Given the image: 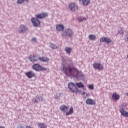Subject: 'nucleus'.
<instances>
[{
    "label": "nucleus",
    "mask_w": 128,
    "mask_h": 128,
    "mask_svg": "<svg viewBox=\"0 0 128 128\" xmlns=\"http://www.w3.org/2000/svg\"><path fill=\"white\" fill-rule=\"evenodd\" d=\"M62 70L68 76H71V78H76V80L80 76V71H78L76 68H72L70 67L66 68L64 66Z\"/></svg>",
    "instance_id": "nucleus-1"
},
{
    "label": "nucleus",
    "mask_w": 128,
    "mask_h": 128,
    "mask_svg": "<svg viewBox=\"0 0 128 128\" xmlns=\"http://www.w3.org/2000/svg\"><path fill=\"white\" fill-rule=\"evenodd\" d=\"M48 16V13L46 12H42L40 14H36L35 16L36 18H32L31 19V22L33 24L34 26H40V22L38 20H42V18H46Z\"/></svg>",
    "instance_id": "nucleus-2"
},
{
    "label": "nucleus",
    "mask_w": 128,
    "mask_h": 128,
    "mask_svg": "<svg viewBox=\"0 0 128 128\" xmlns=\"http://www.w3.org/2000/svg\"><path fill=\"white\" fill-rule=\"evenodd\" d=\"M60 110L62 112H66V116H70V114H74V108L71 107L68 110V106L66 105H62L60 106Z\"/></svg>",
    "instance_id": "nucleus-3"
},
{
    "label": "nucleus",
    "mask_w": 128,
    "mask_h": 128,
    "mask_svg": "<svg viewBox=\"0 0 128 128\" xmlns=\"http://www.w3.org/2000/svg\"><path fill=\"white\" fill-rule=\"evenodd\" d=\"M68 88L74 94H78V89L76 88V84L73 82H70L68 84Z\"/></svg>",
    "instance_id": "nucleus-4"
},
{
    "label": "nucleus",
    "mask_w": 128,
    "mask_h": 128,
    "mask_svg": "<svg viewBox=\"0 0 128 128\" xmlns=\"http://www.w3.org/2000/svg\"><path fill=\"white\" fill-rule=\"evenodd\" d=\"M32 68L34 70H36V72H38L40 70H46V68L42 67L40 64H34L32 66Z\"/></svg>",
    "instance_id": "nucleus-5"
},
{
    "label": "nucleus",
    "mask_w": 128,
    "mask_h": 128,
    "mask_svg": "<svg viewBox=\"0 0 128 128\" xmlns=\"http://www.w3.org/2000/svg\"><path fill=\"white\" fill-rule=\"evenodd\" d=\"M74 36V32L70 29H66L62 34V36Z\"/></svg>",
    "instance_id": "nucleus-6"
},
{
    "label": "nucleus",
    "mask_w": 128,
    "mask_h": 128,
    "mask_svg": "<svg viewBox=\"0 0 128 128\" xmlns=\"http://www.w3.org/2000/svg\"><path fill=\"white\" fill-rule=\"evenodd\" d=\"M93 68H95V70H104V65L100 62H95L93 64Z\"/></svg>",
    "instance_id": "nucleus-7"
},
{
    "label": "nucleus",
    "mask_w": 128,
    "mask_h": 128,
    "mask_svg": "<svg viewBox=\"0 0 128 128\" xmlns=\"http://www.w3.org/2000/svg\"><path fill=\"white\" fill-rule=\"evenodd\" d=\"M100 42H106L107 44L112 42V40L108 37H102L100 38Z\"/></svg>",
    "instance_id": "nucleus-8"
},
{
    "label": "nucleus",
    "mask_w": 128,
    "mask_h": 128,
    "mask_svg": "<svg viewBox=\"0 0 128 128\" xmlns=\"http://www.w3.org/2000/svg\"><path fill=\"white\" fill-rule=\"evenodd\" d=\"M24 74L28 78H34L36 76V74L32 71L25 72Z\"/></svg>",
    "instance_id": "nucleus-9"
},
{
    "label": "nucleus",
    "mask_w": 128,
    "mask_h": 128,
    "mask_svg": "<svg viewBox=\"0 0 128 128\" xmlns=\"http://www.w3.org/2000/svg\"><path fill=\"white\" fill-rule=\"evenodd\" d=\"M120 112L122 116H124V118H128V112L125 111L124 108V107L121 106L120 108Z\"/></svg>",
    "instance_id": "nucleus-10"
},
{
    "label": "nucleus",
    "mask_w": 128,
    "mask_h": 128,
    "mask_svg": "<svg viewBox=\"0 0 128 128\" xmlns=\"http://www.w3.org/2000/svg\"><path fill=\"white\" fill-rule=\"evenodd\" d=\"M69 8L71 10L72 12H75L78 10V5L74 3H70L69 4Z\"/></svg>",
    "instance_id": "nucleus-11"
},
{
    "label": "nucleus",
    "mask_w": 128,
    "mask_h": 128,
    "mask_svg": "<svg viewBox=\"0 0 128 128\" xmlns=\"http://www.w3.org/2000/svg\"><path fill=\"white\" fill-rule=\"evenodd\" d=\"M30 62H38L40 58L38 56H34V54L30 55V58H29Z\"/></svg>",
    "instance_id": "nucleus-12"
},
{
    "label": "nucleus",
    "mask_w": 128,
    "mask_h": 128,
    "mask_svg": "<svg viewBox=\"0 0 128 128\" xmlns=\"http://www.w3.org/2000/svg\"><path fill=\"white\" fill-rule=\"evenodd\" d=\"M86 104L90 106H94L96 104V100L92 98H88L86 100Z\"/></svg>",
    "instance_id": "nucleus-13"
},
{
    "label": "nucleus",
    "mask_w": 128,
    "mask_h": 128,
    "mask_svg": "<svg viewBox=\"0 0 128 128\" xmlns=\"http://www.w3.org/2000/svg\"><path fill=\"white\" fill-rule=\"evenodd\" d=\"M28 30V28L26 27V26L24 25L20 26L19 32L20 34H24Z\"/></svg>",
    "instance_id": "nucleus-14"
},
{
    "label": "nucleus",
    "mask_w": 128,
    "mask_h": 128,
    "mask_svg": "<svg viewBox=\"0 0 128 128\" xmlns=\"http://www.w3.org/2000/svg\"><path fill=\"white\" fill-rule=\"evenodd\" d=\"M112 98L114 100H118L120 96L117 93H113L112 94Z\"/></svg>",
    "instance_id": "nucleus-15"
},
{
    "label": "nucleus",
    "mask_w": 128,
    "mask_h": 128,
    "mask_svg": "<svg viewBox=\"0 0 128 128\" xmlns=\"http://www.w3.org/2000/svg\"><path fill=\"white\" fill-rule=\"evenodd\" d=\"M64 26L62 24H58L56 25V29L59 32H61L62 30H64Z\"/></svg>",
    "instance_id": "nucleus-16"
},
{
    "label": "nucleus",
    "mask_w": 128,
    "mask_h": 128,
    "mask_svg": "<svg viewBox=\"0 0 128 128\" xmlns=\"http://www.w3.org/2000/svg\"><path fill=\"white\" fill-rule=\"evenodd\" d=\"M82 2V4L84 6H88V4H90V0H81Z\"/></svg>",
    "instance_id": "nucleus-17"
},
{
    "label": "nucleus",
    "mask_w": 128,
    "mask_h": 128,
    "mask_svg": "<svg viewBox=\"0 0 128 128\" xmlns=\"http://www.w3.org/2000/svg\"><path fill=\"white\" fill-rule=\"evenodd\" d=\"M39 60L44 62H48V60H50V59L47 57H40L39 58Z\"/></svg>",
    "instance_id": "nucleus-18"
},
{
    "label": "nucleus",
    "mask_w": 128,
    "mask_h": 128,
    "mask_svg": "<svg viewBox=\"0 0 128 128\" xmlns=\"http://www.w3.org/2000/svg\"><path fill=\"white\" fill-rule=\"evenodd\" d=\"M124 34V30L123 28H120V30L118 31L116 34H121L122 36Z\"/></svg>",
    "instance_id": "nucleus-19"
},
{
    "label": "nucleus",
    "mask_w": 128,
    "mask_h": 128,
    "mask_svg": "<svg viewBox=\"0 0 128 128\" xmlns=\"http://www.w3.org/2000/svg\"><path fill=\"white\" fill-rule=\"evenodd\" d=\"M38 126L40 128H46V125L44 123L38 122Z\"/></svg>",
    "instance_id": "nucleus-20"
},
{
    "label": "nucleus",
    "mask_w": 128,
    "mask_h": 128,
    "mask_svg": "<svg viewBox=\"0 0 128 128\" xmlns=\"http://www.w3.org/2000/svg\"><path fill=\"white\" fill-rule=\"evenodd\" d=\"M88 38L90 40H96V36L94 34H90L88 36Z\"/></svg>",
    "instance_id": "nucleus-21"
},
{
    "label": "nucleus",
    "mask_w": 128,
    "mask_h": 128,
    "mask_svg": "<svg viewBox=\"0 0 128 128\" xmlns=\"http://www.w3.org/2000/svg\"><path fill=\"white\" fill-rule=\"evenodd\" d=\"M65 51L66 52V54H70V52H72V49L70 48L66 47L65 48Z\"/></svg>",
    "instance_id": "nucleus-22"
},
{
    "label": "nucleus",
    "mask_w": 128,
    "mask_h": 128,
    "mask_svg": "<svg viewBox=\"0 0 128 128\" xmlns=\"http://www.w3.org/2000/svg\"><path fill=\"white\" fill-rule=\"evenodd\" d=\"M24 2H28V0H18L17 3L18 4H22Z\"/></svg>",
    "instance_id": "nucleus-23"
},
{
    "label": "nucleus",
    "mask_w": 128,
    "mask_h": 128,
    "mask_svg": "<svg viewBox=\"0 0 128 128\" xmlns=\"http://www.w3.org/2000/svg\"><path fill=\"white\" fill-rule=\"evenodd\" d=\"M88 88L90 90H94V86L93 84H90L88 86Z\"/></svg>",
    "instance_id": "nucleus-24"
},
{
    "label": "nucleus",
    "mask_w": 128,
    "mask_h": 128,
    "mask_svg": "<svg viewBox=\"0 0 128 128\" xmlns=\"http://www.w3.org/2000/svg\"><path fill=\"white\" fill-rule=\"evenodd\" d=\"M50 48H53V50H56V48H57L56 46L54 44H50Z\"/></svg>",
    "instance_id": "nucleus-25"
},
{
    "label": "nucleus",
    "mask_w": 128,
    "mask_h": 128,
    "mask_svg": "<svg viewBox=\"0 0 128 128\" xmlns=\"http://www.w3.org/2000/svg\"><path fill=\"white\" fill-rule=\"evenodd\" d=\"M124 40L126 42H128V32L124 36Z\"/></svg>",
    "instance_id": "nucleus-26"
},
{
    "label": "nucleus",
    "mask_w": 128,
    "mask_h": 128,
    "mask_svg": "<svg viewBox=\"0 0 128 128\" xmlns=\"http://www.w3.org/2000/svg\"><path fill=\"white\" fill-rule=\"evenodd\" d=\"M76 86H77L78 88H80V82H76Z\"/></svg>",
    "instance_id": "nucleus-27"
},
{
    "label": "nucleus",
    "mask_w": 128,
    "mask_h": 128,
    "mask_svg": "<svg viewBox=\"0 0 128 128\" xmlns=\"http://www.w3.org/2000/svg\"><path fill=\"white\" fill-rule=\"evenodd\" d=\"M88 96H90L89 94H86L84 96V98H88Z\"/></svg>",
    "instance_id": "nucleus-28"
},
{
    "label": "nucleus",
    "mask_w": 128,
    "mask_h": 128,
    "mask_svg": "<svg viewBox=\"0 0 128 128\" xmlns=\"http://www.w3.org/2000/svg\"><path fill=\"white\" fill-rule=\"evenodd\" d=\"M84 20H86V18H80V22H84Z\"/></svg>",
    "instance_id": "nucleus-29"
},
{
    "label": "nucleus",
    "mask_w": 128,
    "mask_h": 128,
    "mask_svg": "<svg viewBox=\"0 0 128 128\" xmlns=\"http://www.w3.org/2000/svg\"><path fill=\"white\" fill-rule=\"evenodd\" d=\"M32 42H36V38H32Z\"/></svg>",
    "instance_id": "nucleus-30"
},
{
    "label": "nucleus",
    "mask_w": 128,
    "mask_h": 128,
    "mask_svg": "<svg viewBox=\"0 0 128 128\" xmlns=\"http://www.w3.org/2000/svg\"><path fill=\"white\" fill-rule=\"evenodd\" d=\"M80 88H84V85L82 83H80Z\"/></svg>",
    "instance_id": "nucleus-31"
},
{
    "label": "nucleus",
    "mask_w": 128,
    "mask_h": 128,
    "mask_svg": "<svg viewBox=\"0 0 128 128\" xmlns=\"http://www.w3.org/2000/svg\"><path fill=\"white\" fill-rule=\"evenodd\" d=\"M26 128H32V127L28 125H27L26 126Z\"/></svg>",
    "instance_id": "nucleus-32"
},
{
    "label": "nucleus",
    "mask_w": 128,
    "mask_h": 128,
    "mask_svg": "<svg viewBox=\"0 0 128 128\" xmlns=\"http://www.w3.org/2000/svg\"><path fill=\"white\" fill-rule=\"evenodd\" d=\"M80 76L82 78H84V74H82V72L80 74Z\"/></svg>",
    "instance_id": "nucleus-33"
},
{
    "label": "nucleus",
    "mask_w": 128,
    "mask_h": 128,
    "mask_svg": "<svg viewBox=\"0 0 128 128\" xmlns=\"http://www.w3.org/2000/svg\"><path fill=\"white\" fill-rule=\"evenodd\" d=\"M36 98L38 100H40V96H36Z\"/></svg>",
    "instance_id": "nucleus-34"
},
{
    "label": "nucleus",
    "mask_w": 128,
    "mask_h": 128,
    "mask_svg": "<svg viewBox=\"0 0 128 128\" xmlns=\"http://www.w3.org/2000/svg\"><path fill=\"white\" fill-rule=\"evenodd\" d=\"M34 102L36 103V102H38V101L36 100H34Z\"/></svg>",
    "instance_id": "nucleus-35"
},
{
    "label": "nucleus",
    "mask_w": 128,
    "mask_h": 128,
    "mask_svg": "<svg viewBox=\"0 0 128 128\" xmlns=\"http://www.w3.org/2000/svg\"><path fill=\"white\" fill-rule=\"evenodd\" d=\"M86 94V92H84L82 94V96H85Z\"/></svg>",
    "instance_id": "nucleus-36"
},
{
    "label": "nucleus",
    "mask_w": 128,
    "mask_h": 128,
    "mask_svg": "<svg viewBox=\"0 0 128 128\" xmlns=\"http://www.w3.org/2000/svg\"><path fill=\"white\" fill-rule=\"evenodd\" d=\"M126 96H128V92L127 93H126Z\"/></svg>",
    "instance_id": "nucleus-37"
},
{
    "label": "nucleus",
    "mask_w": 128,
    "mask_h": 128,
    "mask_svg": "<svg viewBox=\"0 0 128 128\" xmlns=\"http://www.w3.org/2000/svg\"><path fill=\"white\" fill-rule=\"evenodd\" d=\"M78 20L80 22V19H78Z\"/></svg>",
    "instance_id": "nucleus-38"
},
{
    "label": "nucleus",
    "mask_w": 128,
    "mask_h": 128,
    "mask_svg": "<svg viewBox=\"0 0 128 128\" xmlns=\"http://www.w3.org/2000/svg\"><path fill=\"white\" fill-rule=\"evenodd\" d=\"M127 58H128V56H127Z\"/></svg>",
    "instance_id": "nucleus-39"
}]
</instances>
